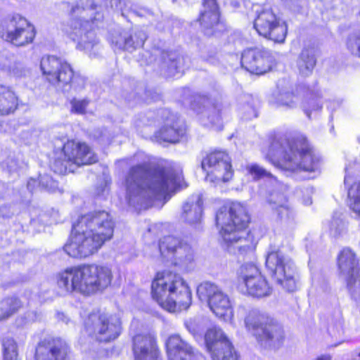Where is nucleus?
<instances>
[{"instance_id": "obj_51", "label": "nucleus", "mask_w": 360, "mask_h": 360, "mask_svg": "<svg viewBox=\"0 0 360 360\" xmlns=\"http://www.w3.org/2000/svg\"><path fill=\"white\" fill-rule=\"evenodd\" d=\"M331 357L330 355H322L316 359V360H330Z\"/></svg>"}, {"instance_id": "obj_26", "label": "nucleus", "mask_w": 360, "mask_h": 360, "mask_svg": "<svg viewBox=\"0 0 360 360\" xmlns=\"http://www.w3.org/2000/svg\"><path fill=\"white\" fill-rule=\"evenodd\" d=\"M202 212V199L200 195H193L183 205L181 219L188 224L200 221Z\"/></svg>"}, {"instance_id": "obj_14", "label": "nucleus", "mask_w": 360, "mask_h": 360, "mask_svg": "<svg viewBox=\"0 0 360 360\" xmlns=\"http://www.w3.org/2000/svg\"><path fill=\"white\" fill-rule=\"evenodd\" d=\"M220 103L214 96L195 95L191 103L192 109L199 115V119L205 126L221 129Z\"/></svg>"}, {"instance_id": "obj_43", "label": "nucleus", "mask_w": 360, "mask_h": 360, "mask_svg": "<svg viewBox=\"0 0 360 360\" xmlns=\"http://www.w3.org/2000/svg\"><path fill=\"white\" fill-rule=\"evenodd\" d=\"M247 170L255 179L264 178V177H273L271 174L266 171L263 167L257 164H252L247 166Z\"/></svg>"}, {"instance_id": "obj_35", "label": "nucleus", "mask_w": 360, "mask_h": 360, "mask_svg": "<svg viewBox=\"0 0 360 360\" xmlns=\"http://www.w3.org/2000/svg\"><path fill=\"white\" fill-rule=\"evenodd\" d=\"M236 239L231 241H225L226 243L234 245L239 251L246 252L254 248L252 237L245 230L236 232Z\"/></svg>"}, {"instance_id": "obj_30", "label": "nucleus", "mask_w": 360, "mask_h": 360, "mask_svg": "<svg viewBox=\"0 0 360 360\" xmlns=\"http://www.w3.org/2000/svg\"><path fill=\"white\" fill-rule=\"evenodd\" d=\"M23 307V303L16 296H8L0 301V322L9 319Z\"/></svg>"}, {"instance_id": "obj_55", "label": "nucleus", "mask_w": 360, "mask_h": 360, "mask_svg": "<svg viewBox=\"0 0 360 360\" xmlns=\"http://www.w3.org/2000/svg\"><path fill=\"white\" fill-rule=\"evenodd\" d=\"M316 162L319 161V160H318V158H316Z\"/></svg>"}, {"instance_id": "obj_22", "label": "nucleus", "mask_w": 360, "mask_h": 360, "mask_svg": "<svg viewBox=\"0 0 360 360\" xmlns=\"http://www.w3.org/2000/svg\"><path fill=\"white\" fill-rule=\"evenodd\" d=\"M167 115L165 125L155 133L158 142L176 143L186 133V127L183 121L168 110L163 111Z\"/></svg>"}, {"instance_id": "obj_2", "label": "nucleus", "mask_w": 360, "mask_h": 360, "mask_svg": "<svg viewBox=\"0 0 360 360\" xmlns=\"http://www.w3.org/2000/svg\"><path fill=\"white\" fill-rule=\"evenodd\" d=\"M114 232V222L105 211L90 212L82 216L73 226L65 252L70 257L85 258L96 253L110 240Z\"/></svg>"}, {"instance_id": "obj_31", "label": "nucleus", "mask_w": 360, "mask_h": 360, "mask_svg": "<svg viewBox=\"0 0 360 360\" xmlns=\"http://www.w3.org/2000/svg\"><path fill=\"white\" fill-rule=\"evenodd\" d=\"M147 39L146 34L143 31H137L128 37H124L120 41H116L115 46L120 49L132 51L142 47Z\"/></svg>"}, {"instance_id": "obj_29", "label": "nucleus", "mask_w": 360, "mask_h": 360, "mask_svg": "<svg viewBox=\"0 0 360 360\" xmlns=\"http://www.w3.org/2000/svg\"><path fill=\"white\" fill-rule=\"evenodd\" d=\"M315 67V47L313 45L304 46L297 60L300 73L307 77L312 75Z\"/></svg>"}, {"instance_id": "obj_12", "label": "nucleus", "mask_w": 360, "mask_h": 360, "mask_svg": "<svg viewBox=\"0 0 360 360\" xmlns=\"http://www.w3.org/2000/svg\"><path fill=\"white\" fill-rule=\"evenodd\" d=\"M238 281L245 287V292L253 297L262 298L271 293V288L266 278L254 263H245L240 267Z\"/></svg>"}, {"instance_id": "obj_46", "label": "nucleus", "mask_w": 360, "mask_h": 360, "mask_svg": "<svg viewBox=\"0 0 360 360\" xmlns=\"http://www.w3.org/2000/svg\"><path fill=\"white\" fill-rule=\"evenodd\" d=\"M11 73L16 77H25L30 74V70L20 63H14L11 68Z\"/></svg>"}, {"instance_id": "obj_7", "label": "nucleus", "mask_w": 360, "mask_h": 360, "mask_svg": "<svg viewBox=\"0 0 360 360\" xmlns=\"http://www.w3.org/2000/svg\"><path fill=\"white\" fill-rule=\"evenodd\" d=\"M40 68L47 80L64 91L73 89L79 91L84 88L85 81L79 76H74L69 63L54 56H46L41 60Z\"/></svg>"}, {"instance_id": "obj_23", "label": "nucleus", "mask_w": 360, "mask_h": 360, "mask_svg": "<svg viewBox=\"0 0 360 360\" xmlns=\"http://www.w3.org/2000/svg\"><path fill=\"white\" fill-rule=\"evenodd\" d=\"M63 151L68 162L77 165L92 164L97 160L94 152L84 143L68 141L64 144Z\"/></svg>"}, {"instance_id": "obj_19", "label": "nucleus", "mask_w": 360, "mask_h": 360, "mask_svg": "<svg viewBox=\"0 0 360 360\" xmlns=\"http://www.w3.org/2000/svg\"><path fill=\"white\" fill-rule=\"evenodd\" d=\"M201 165L204 170L210 169V172L219 181L226 182L232 178L231 159L224 151L210 153L202 160Z\"/></svg>"}, {"instance_id": "obj_4", "label": "nucleus", "mask_w": 360, "mask_h": 360, "mask_svg": "<svg viewBox=\"0 0 360 360\" xmlns=\"http://www.w3.org/2000/svg\"><path fill=\"white\" fill-rule=\"evenodd\" d=\"M266 159L280 168L295 172H314L312 151L304 137L288 139L281 138L274 141L266 154Z\"/></svg>"}, {"instance_id": "obj_45", "label": "nucleus", "mask_w": 360, "mask_h": 360, "mask_svg": "<svg viewBox=\"0 0 360 360\" xmlns=\"http://www.w3.org/2000/svg\"><path fill=\"white\" fill-rule=\"evenodd\" d=\"M1 167L4 171L8 173L17 171L18 168V162L13 156H9L1 163Z\"/></svg>"}, {"instance_id": "obj_33", "label": "nucleus", "mask_w": 360, "mask_h": 360, "mask_svg": "<svg viewBox=\"0 0 360 360\" xmlns=\"http://www.w3.org/2000/svg\"><path fill=\"white\" fill-rule=\"evenodd\" d=\"M1 115L13 112L17 108L18 98L15 93L8 88L1 86Z\"/></svg>"}, {"instance_id": "obj_42", "label": "nucleus", "mask_w": 360, "mask_h": 360, "mask_svg": "<svg viewBox=\"0 0 360 360\" xmlns=\"http://www.w3.org/2000/svg\"><path fill=\"white\" fill-rule=\"evenodd\" d=\"M346 231V224L339 217H334L330 223V232L334 237L344 233Z\"/></svg>"}, {"instance_id": "obj_41", "label": "nucleus", "mask_w": 360, "mask_h": 360, "mask_svg": "<svg viewBox=\"0 0 360 360\" xmlns=\"http://www.w3.org/2000/svg\"><path fill=\"white\" fill-rule=\"evenodd\" d=\"M89 103L88 99H77L72 98L70 101V112L72 113L83 115L86 112V108Z\"/></svg>"}, {"instance_id": "obj_32", "label": "nucleus", "mask_w": 360, "mask_h": 360, "mask_svg": "<svg viewBox=\"0 0 360 360\" xmlns=\"http://www.w3.org/2000/svg\"><path fill=\"white\" fill-rule=\"evenodd\" d=\"M175 265L187 269L194 260V253L192 248L187 243L181 245L176 250L174 257L171 259Z\"/></svg>"}, {"instance_id": "obj_16", "label": "nucleus", "mask_w": 360, "mask_h": 360, "mask_svg": "<svg viewBox=\"0 0 360 360\" xmlns=\"http://www.w3.org/2000/svg\"><path fill=\"white\" fill-rule=\"evenodd\" d=\"M1 37L17 46L32 43L35 37V29L25 18L16 15L7 23Z\"/></svg>"}, {"instance_id": "obj_56", "label": "nucleus", "mask_w": 360, "mask_h": 360, "mask_svg": "<svg viewBox=\"0 0 360 360\" xmlns=\"http://www.w3.org/2000/svg\"><path fill=\"white\" fill-rule=\"evenodd\" d=\"M358 140H359V142H360V136L358 138Z\"/></svg>"}, {"instance_id": "obj_3", "label": "nucleus", "mask_w": 360, "mask_h": 360, "mask_svg": "<svg viewBox=\"0 0 360 360\" xmlns=\"http://www.w3.org/2000/svg\"><path fill=\"white\" fill-rule=\"evenodd\" d=\"M113 275L110 266L103 264H84L67 268L57 276L58 286L67 292H79L91 295L110 285Z\"/></svg>"}, {"instance_id": "obj_17", "label": "nucleus", "mask_w": 360, "mask_h": 360, "mask_svg": "<svg viewBox=\"0 0 360 360\" xmlns=\"http://www.w3.org/2000/svg\"><path fill=\"white\" fill-rule=\"evenodd\" d=\"M254 27L259 35L276 42H283L287 34L285 23H281L271 10H263L255 20Z\"/></svg>"}, {"instance_id": "obj_53", "label": "nucleus", "mask_w": 360, "mask_h": 360, "mask_svg": "<svg viewBox=\"0 0 360 360\" xmlns=\"http://www.w3.org/2000/svg\"><path fill=\"white\" fill-rule=\"evenodd\" d=\"M354 360H360V351L356 354Z\"/></svg>"}, {"instance_id": "obj_6", "label": "nucleus", "mask_w": 360, "mask_h": 360, "mask_svg": "<svg viewBox=\"0 0 360 360\" xmlns=\"http://www.w3.org/2000/svg\"><path fill=\"white\" fill-rule=\"evenodd\" d=\"M238 313L245 314L244 323L245 328L255 336L261 345H275L284 339L282 326L274 319L256 309H247L239 307Z\"/></svg>"}, {"instance_id": "obj_34", "label": "nucleus", "mask_w": 360, "mask_h": 360, "mask_svg": "<svg viewBox=\"0 0 360 360\" xmlns=\"http://www.w3.org/2000/svg\"><path fill=\"white\" fill-rule=\"evenodd\" d=\"M182 242L177 238L168 236L162 238L159 243L161 255L170 259L174 257L176 250L181 245Z\"/></svg>"}, {"instance_id": "obj_9", "label": "nucleus", "mask_w": 360, "mask_h": 360, "mask_svg": "<svg viewBox=\"0 0 360 360\" xmlns=\"http://www.w3.org/2000/svg\"><path fill=\"white\" fill-rule=\"evenodd\" d=\"M266 267L276 282L288 292L297 288V274L293 261L279 250L269 251L266 257Z\"/></svg>"}, {"instance_id": "obj_20", "label": "nucleus", "mask_w": 360, "mask_h": 360, "mask_svg": "<svg viewBox=\"0 0 360 360\" xmlns=\"http://www.w3.org/2000/svg\"><path fill=\"white\" fill-rule=\"evenodd\" d=\"M169 360H199L200 354L179 335H171L166 342Z\"/></svg>"}, {"instance_id": "obj_10", "label": "nucleus", "mask_w": 360, "mask_h": 360, "mask_svg": "<svg viewBox=\"0 0 360 360\" xmlns=\"http://www.w3.org/2000/svg\"><path fill=\"white\" fill-rule=\"evenodd\" d=\"M86 332L100 342H110L121 332V322L115 316L105 313L91 314L84 323Z\"/></svg>"}, {"instance_id": "obj_44", "label": "nucleus", "mask_w": 360, "mask_h": 360, "mask_svg": "<svg viewBox=\"0 0 360 360\" xmlns=\"http://www.w3.org/2000/svg\"><path fill=\"white\" fill-rule=\"evenodd\" d=\"M39 185L49 192H56L58 188V183L48 174L40 176Z\"/></svg>"}, {"instance_id": "obj_52", "label": "nucleus", "mask_w": 360, "mask_h": 360, "mask_svg": "<svg viewBox=\"0 0 360 360\" xmlns=\"http://www.w3.org/2000/svg\"><path fill=\"white\" fill-rule=\"evenodd\" d=\"M304 111L305 114L307 115V116L309 118H311V111L309 110V109H307L304 105Z\"/></svg>"}, {"instance_id": "obj_27", "label": "nucleus", "mask_w": 360, "mask_h": 360, "mask_svg": "<svg viewBox=\"0 0 360 360\" xmlns=\"http://www.w3.org/2000/svg\"><path fill=\"white\" fill-rule=\"evenodd\" d=\"M353 169L348 167H345V185L348 187L347 198L348 205L353 212L360 216V181L353 182Z\"/></svg>"}, {"instance_id": "obj_24", "label": "nucleus", "mask_w": 360, "mask_h": 360, "mask_svg": "<svg viewBox=\"0 0 360 360\" xmlns=\"http://www.w3.org/2000/svg\"><path fill=\"white\" fill-rule=\"evenodd\" d=\"M135 360H157L159 351L156 340L151 335H137L134 338Z\"/></svg>"}, {"instance_id": "obj_49", "label": "nucleus", "mask_w": 360, "mask_h": 360, "mask_svg": "<svg viewBox=\"0 0 360 360\" xmlns=\"http://www.w3.org/2000/svg\"><path fill=\"white\" fill-rule=\"evenodd\" d=\"M57 318L63 322H65L66 323H68V319L63 313H58Z\"/></svg>"}, {"instance_id": "obj_54", "label": "nucleus", "mask_w": 360, "mask_h": 360, "mask_svg": "<svg viewBox=\"0 0 360 360\" xmlns=\"http://www.w3.org/2000/svg\"><path fill=\"white\" fill-rule=\"evenodd\" d=\"M357 294H359V295H360V288H359L358 291H357L356 293L352 294V295H357Z\"/></svg>"}, {"instance_id": "obj_5", "label": "nucleus", "mask_w": 360, "mask_h": 360, "mask_svg": "<svg viewBox=\"0 0 360 360\" xmlns=\"http://www.w3.org/2000/svg\"><path fill=\"white\" fill-rule=\"evenodd\" d=\"M152 296L168 311L187 309L191 304V292L183 278L177 274H157L152 283Z\"/></svg>"}, {"instance_id": "obj_21", "label": "nucleus", "mask_w": 360, "mask_h": 360, "mask_svg": "<svg viewBox=\"0 0 360 360\" xmlns=\"http://www.w3.org/2000/svg\"><path fill=\"white\" fill-rule=\"evenodd\" d=\"M70 349L60 339H45L37 345L35 350L36 360H65Z\"/></svg>"}, {"instance_id": "obj_38", "label": "nucleus", "mask_w": 360, "mask_h": 360, "mask_svg": "<svg viewBox=\"0 0 360 360\" xmlns=\"http://www.w3.org/2000/svg\"><path fill=\"white\" fill-rule=\"evenodd\" d=\"M345 321L341 313L331 319L328 328V334L333 338H340L344 334Z\"/></svg>"}, {"instance_id": "obj_11", "label": "nucleus", "mask_w": 360, "mask_h": 360, "mask_svg": "<svg viewBox=\"0 0 360 360\" xmlns=\"http://www.w3.org/2000/svg\"><path fill=\"white\" fill-rule=\"evenodd\" d=\"M197 294L201 300L208 302L212 311L224 321L233 319V309L229 296L220 288L212 283L205 282L197 288Z\"/></svg>"}, {"instance_id": "obj_40", "label": "nucleus", "mask_w": 360, "mask_h": 360, "mask_svg": "<svg viewBox=\"0 0 360 360\" xmlns=\"http://www.w3.org/2000/svg\"><path fill=\"white\" fill-rule=\"evenodd\" d=\"M346 46L348 51L352 55L360 57V30L349 34Z\"/></svg>"}, {"instance_id": "obj_8", "label": "nucleus", "mask_w": 360, "mask_h": 360, "mask_svg": "<svg viewBox=\"0 0 360 360\" xmlns=\"http://www.w3.org/2000/svg\"><path fill=\"white\" fill-rule=\"evenodd\" d=\"M250 220L247 208L240 202H233L229 209L221 208L216 215V222L224 241L236 239V232L245 230Z\"/></svg>"}, {"instance_id": "obj_1", "label": "nucleus", "mask_w": 360, "mask_h": 360, "mask_svg": "<svg viewBox=\"0 0 360 360\" xmlns=\"http://www.w3.org/2000/svg\"><path fill=\"white\" fill-rule=\"evenodd\" d=\"M181 171L157 167L151 169L147 162L132 167L126 177V199L129 205H141L151 193L157 199H167L178 187L183 186Z\"/></svg>"}, {"instance_id": "obj_39", "label": "nucleus", "mask_w": 360, "mask_h": 360, "mask_svg": "<svg viewBox=\"0 0 360 360\" xmlns=\"http://www.w3.org/2000/svg\"><path fill=\"white\" fill-rule=\"evenodd\" d=\"M5 360H17L18 346L12 338H4L2 340Z\"/></svg>"}, {"instance_id": "obj_50", "label": "nucleus", "mask_w": 360, "mask_h": 360, "mask_svg": "<svg viewBox=\"0 0 360 360\" xmlns=\"http://www.w3.org/2000/svg\"><path fill=\"white\" fill-rule=\"evenodd\" d=\"M36 183H37V181L34 179H30L27 182V188H28V189H30V191H32Z\"/></svg>"}, {"instance_id": "obj_25", "label": "nucleus", "mask_w": 360, "mask_h": 360, "mask_svg": "<svg viewBox=\"0 0 360 360\" xmlns=\"http://www.w3.org/2000/svg\"><path fill=\"white\" fill-rule=\"evenodd\" d=\"M88 25L89 22L87 21L82 22L81 20H72L65 30L69 37L73 41H77L78 44L84 49H91L95 44L94 33L86 32Z\"/></svg>"}, {"instance_id": "obj_37", "label": "nucleus", "mask_w": 360, "mask_h": 360, "mask_svg": "<svg viewBox=\"0 0 360 360\" xmlns=\"http://www.w3.org/2000/svg\"><path fill=\"white\" fill-rule=\"evenodd\" d=\"M285 198L283 194H279L276 196L271 194L269 199V204L271 209L277 212L278 217L282 218L287 216L288 214V209L285 205Z\"/></svg>"}, {"instance_id": "obj_48", "label": "nucleus", "mask_w": 360, "mask_h": 360, "mask_svg": "<svg viewBox=\"0 0 360 360\" xmlns=\"http://www.w3.org/2000/svg\"><path fill=\"white\" fill-rule=\"evenodd\" d=\"M67 162L68 161L55 160L54 162L52 164L51 167L53 170L56 173H65L67 171Z\"/></svg>"}, {"instance_id": "obj_47", "label": "nucleus", "mask_w": 360, "mask_h": 360, "mask_svg": "<svg viewBox=\"0 0 360 360\" xmlns=\"http://www.w3.org/2000/svg\"><path fill=\"white\" fill-rule=\"evenodd\" d=\"M186 328L193 335H198L203 331V326L196 320H190L186 323Z\"/></svg>"}, {"instance_id": "obj_15", "label": "nucleus", "mask_w": 360, "mask_h": 360, "mask_svg": "<svg viewBox=\"0 0 360 360\" xmlns=\"http://www.w3.org/2000/svg\"><path fill=\"white\" fill-rule=\"evenodd\" d=\"M205 340L212 360H238L231 342L221 329L214 327L208 330Z\"/></svg>"}, {"instance_id": "obj_13", "label": "nucleus", "mask_w": 360, "mask_h": 360, "mask_svg": "<svg viewBox=\"0 0 360 360\" xmlns=\"http://www.w3.org/2000/svg\"><path fill=\"white\" fill-rule=\"evenodd\" d=\"M337 265L350 292L356 293L360 288V278L359 261L355 252L349 248H342L337 256Z\"/></svg>"}, {"instance_id": "obj_28", "label": "nucleus", "mask_w": 360, "mask_h": 360, "mask_svg": "<svg viewBox=\"0 0 360 360\" xmlns=\"http://www.w3.org/2000/svg\"><path fill=\"white\" fill-rule=\"evenodd\" d=\"M219 13L215 0H203L202 11L198 21L204 29L212 28L219 22Z\"/></svg>"}, {"instance_id": "obj_36", "label": "nucleus", "mask_w": 360, "mask_h": 360, "mask_svg": "<svg viewBox=\"0 0 360 360\" xmlns=\"http://www.w3.org/2000/svg\"><path fill=\"white\" fill-rule=\"evenodd\" d=\"M162 58L165 63H168V72L169 76L175 77L181 71L182 66L181 65L184 61L183 57H177L174 53H166L163 54Z\"/></svg>"}, {"instance_id": "obj_18", "label": "nucleus", "mask_w": 360, "mask_h": 360, "mask_svg": "<svg viewBox=\"0 0 360 360\" xmlns=\"http://www.w3.org/2000/svg\"><path fill=\"white\" fill-rule=\"evenodd\" d=\"M274 62L272 53L265 49H248L241 56L242 67L256 75H262L269 71Z\"/></svg>"}]
</instances>
